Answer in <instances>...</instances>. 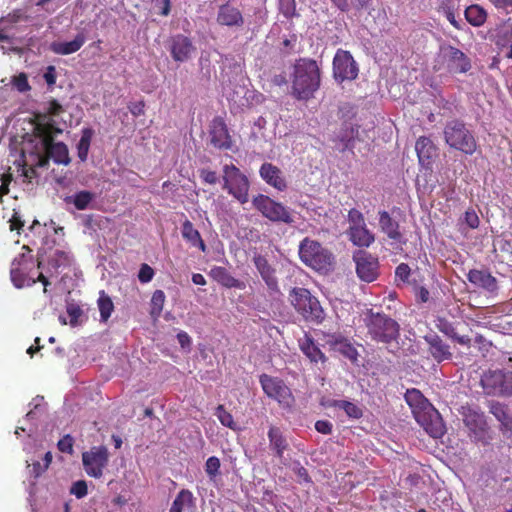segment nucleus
<instances>
[{
	"mask_svg": "<svg viewBox=\"0 0 512 512\" xmlns=\"http://www.w3.org/2000/svg\"><path fill=\"white\" fill-rule=\"evenodd\" d=\"M291 95L297 100L307 101L320 88L321 71L316 60L300 58L293 66Z\"/></svg>",
	"mask_w": 512,
	"mask_h": 512,
	"instance_id": "obj_1",
	"label": "nucleus"
},
{
	"mask_svg": "<svg viewBox=\"0 0 512 512\" xmlns=\"http://www.w3.org/2000/svg\"><path fill=\"white\" fill-rule=\"evenodd\" d=\"M405 400L411 407L416 421L433 438H440L445 433V425L439 412L417 389H408Z\"/></svg>",
	"mask_w": 512,
	"mask_h": 512,
	"instance_id": "obj_2",
	"label": "nucleus"
},
{
	"mask_svg": "<svg viewBox=\"0 0 512 512\" xmlns=\"http://www.w3.org/2000/svg\"><path fill=\"white\" fill-rule=\"evenodd\" d=\"M42 261L38 260L35 264L31 249L24 245L22 252L13 259L10 269V278L13 285L21 289L23 287L33 286L36 282H41L44 286V293L47 292V287L50 285L48 278L43 274L39 273L37 277L34 276L35 267L41 268Z\"/></svg>",
	"mask_w": 512,
	"mask_h": 512,
	"instance_id": "obj_3",
	"label": "nucleus"
},
{
	"mask_svg": "<svg viewBox=\"0 0 512 512\" xmlns=\"http://www.w3.org/2000/svg\"><path fill=\"white\" fill-rule=\"evenodd\" d=\"M298 254L302 263L317 272L328 273L334 268V254L320 242L309 237L300 242Z\"/></svg>",
	"mask_w": 512,
	"mask_h": 512,
	"instance_id": "obj_4",
	"label": "nucleus"
},
{
	"mask_svg": "<svg viewBox=\"0 0 512 512\" xmlns=\"http://www.w3.org/2000/svg\"><path fill=\"white\" fill-rule=\"evenodd\" d=\"M444 139L447 145L466 155H473L478 148L473 133L460 120L449 121L444 128Z\"/></svg>",
	"mask_w": 512,
	"mask_h": 512,
	"instance_id": "obj_5",
	"label": "nucleus"
},
{
	"mask_svg": "<svg viewBox=\"0 0 512 512\" xmlns=\"http://www.w3.org/2000/svg\"><path fill=\"white\" fill-rule=\"evenodd\" d=\"M368 334L377 342L390 343L399 336V324L384 313L369 310L365 319Z\"/></svg>",
	"mask_w": 512,
	"mask_h": 512,
	"instance_id": "obj_6",
	"label": "nucleus"
},
{
	"mask_svg": "<svg viewBox=\"0 0 512 512\" xmlns=\"http://www.w3.org/2000/svg\"><path fill=\"white\" fill-rule=\"evenodd\" d=\"M290 301L295 310L301 314L306 321L319 324L324 320V310L318 299L312 296L308 289L300 287L293 288L290 292Z\"/></svg>",
	"mask_w": 512,
	"mask_h": 512,
	"instance_id": "obj_7",
	"label": "nucleus"
},
{
	"mask_svg": "<svg viewBox=\"0 0 512 512\" xmlns=\"http://www.w3.org/2000/svg\"><path fill=\"white\" fill-rule=\"evenodd\" d=\"M223 189L237 199L241 204L248 202L250 183L245 174H243L234 164L223 166Z\"/></svg>",
	"mask_w": 512,
	"mask_h": 512,
	"instance_id": "obj_8",
	"label": "nucleus"
},
{
	"mask_svg": "<svg viewBox=\"0 0 512 512\" xmlns=\"http://www.w3.org/2000/svg\"><path fill=\"white\" fill-rule=\"evenodd\" d=\"M252 205L262 214L263 217L272 222L285 223L288 225L294 223V217L289 208L267 195L258 194L254 196L252 199Z\"/></svg>",
	"mask_w": 512,
	"mask_h": 512,
	"instance_id": "obj_9",
	"label": "nucleus"
},
{
	"mask_svg": "<svg viewBox=\"0 0 512 512\" xmlns=\"http://www.w3.org/2000/svg\"><path fill=\"white\" fill-rule=\"evenodd\" d=\"M259 382L265 395L277 401L280 405L291 407L294 403L292 391L282 379L262 374L259 377Z\"/></svg>",
	"mask_w": 512,
	"mask_h": 512,
	"instance_id": "obj_10",
	"label": "nucleus"
},
{
	"mask_svg": "<svg viewBox=\"0 0 512 512\" xmlns=\"http://www.w3.org/2000/svg\"><path fill=\"white\" fill-rule=\"evenodd\" d=\"M333 77L336 82L353 81L358 77L359 67L349 51L338 49L332 62Z\"/></svg>",
	"mask_w": 512,
	"mask_h": 512,
	"instance_id": "obj_11",
	"label": "nucleus"
},
{
	"mask_svg": "<svg viewBox=\"0 0 512 512\" xmlns=\"http://www.w3.org/2000/svg\"><path fill=\"white\" fill-rule=\"evenodd\" d=\"M108 449L103 446H93L89 451L82 453V463L87 475L93 478H101L104 468L108 465Z\"/></svg>",
	"mask_w": 512,
	"mask_h": 512,
	"instance_id": "obj_12",
	"label": "nucleus"
},
{
	"mask_svg": "<svg viewBox=\"0 0 512 512\" xmlns=\"http://www.w3.org/2000/svg\"><path fill=\"white\" fill-rule=\"evenodd\" d=\"M464 424L469 430V437L482 444H488L490 442L489 428L487 426L485 417L481 413L475 411H468L464 414Z\"/></svg>",
	"mask_w": 512,
	"mask_h": 512,
	"instance_id": "obj_13",
	"label": "nucleus"
},
{
	"mask_svg": "<svg viewBox=\"0 0 512 512\" xmlns=\"http://www.w3.org/2000/svg\"><path fill=\"white\" fill-rule=\"evenodd\" d=\"M168 49L172 59L175 62L180 63L191 59L192 55L196 51V47L194 46L192 40L183 34H176L171 36L168 39Z\"/></svg>",
	"mask_w": 512,
	"mask_h": 512,
	"instance_id": "obj_14",
	"label": "nucleus"
},
{
	"mask_svg": "<svg viewBox=\"0 0 512 512\" xmlns=\"http://www.w3.org/2000/svg\"><path fill=\"white\" fill-rule=\"evenodd\" d=\"M442 58L447 70L454 74L466 73L471 69V62L460 49L447 46L442 48Z\"/></svg>",
	"mask_w": 512,
	"mask_h": 512,
	"instance_id": "obj_15",
	"label": "nucleus"
},
{
	"mask_svg": "<svg viewBox=\"0 0 512 512\" xmlns=\"http://www.w3.org/2000/svg\"><path fill=\"white\" fill-rule=\"evenodd\" d=\"M216 22L220 26L241 29L245 25V17L239 7L228 1L218 7Z\"/></svg>",
	"mask_w": 512,
	"mask_h": 512,
	"instance_id": "obj_16",
	"label": "nucleus"
},
{
	"mask_svg": "<svg viewBox=\"0 0 512 512\" xmlns=\"http://www.w3.org/2000/svg\"><path fill=\"white\" fill-rule=\"evenodd\" d=\"M356 273L365 282H373L378 277V259L365 251H359L354 255Z\"/></svg>",
	"mask_w": 512,
	"mask_h": 512,
	"instance_id": "obj_17",
	"label": "nucleus"
},
{
	"mask_svg": "<svg viewBox=\"0 0 512 512\" xmlns=\"http://www.w3.org/2000/svg\"><path fill=\"white\" fill-rule=\"evenodd\" d=\"M210 142L220 150H230L233 146L232 137L224 119L220 116L214 117L210 124Z\"/></svg>",
	"mask_w": 512,
	"mask_h": 512,
	"instance_id": "obj_18",
	"label": "nucleus"
},
{
	"mask_svg": "<svg viewBox=\"0 0 512 512\" xmlns=\"http://www.w3.org/2000/svg\"><path fill=\"white\" fill-rule=\"evenodd\" d=\"M300 351L309 359L312 364H325L328 361L327 356L322 352L319 345L315 342L313 337L305 333L302 338L298 340Z\"/></svg>",
	"mask_w": 512,
	"mask_h": 512,
	"instance_id": "obj_19",
	"label": "nucleus"
},
{
	"mask_svg": "<svg viewBox=\"0 0 512 512\" xmlns=\"http://www.w3.org/2000/svg\"><path fill=\"white\" fill-rule=\"evenodd\" d=\"M261 178L270 186L278 191H285L287 189V181L283 176L282 171L272 163H264L259 170Z\"/></svg>",
	"mask_w": 512,
	"mask_h": 512,
	"instance_id": "obj_20",
	"label": "nucleus"
},
{
	"mask_svg": "<svg viewBox=\"0 0 512 512\" xmlns=\"http://www.w3.org/2000/svg\"><path fill=\"white\" fill-rule=\"evenodd\" d=\"M379 226L381 231L386 234V236L396 242V243H405L406 241L403 239V234L400 231L399 223L394 220L390 214L383 210L379 211Z\"/></svg>",
	"mask_w": 512,
	"mask_h": 512,
	"instance_id": "obj_21",
	"label": "nucleus"
},
{
	"mask_svg": "<svg viewBox=\"0 0 512 512\" xmlns=\"http://www.w3.org/2000/svg\"><path fill=\"white\" fill-rule=\"evenodd\" d=\"M467 279L471 284L490 293H494L498 289L496 278L484 270L471 269L467 274Z\"/></svg>",
	"mask_w": 512,
	"mask_h": 512,
	"instance_id": "obj_22",
	"label": "nucleus"
},
{
	"mask_svg": "<svg viewBox=\"0 0 512 512\" xmlns=\"http://www.w3.org/2000/svg\"><path fill=\"white\" fill-rule=\"evenodd\" d=\"M504 370H489L481 377V385L488 395H502Z\"/></svg>",
	"mask_w": 512,
	"mask_h": 512,
	"instance_id": "obj_23",
	"label": "nucleus"
},
{
	"mask_svg": "<svg viewBox=\"0 0 512 512\" xmlns=\"http://www.w3.org/2000/svg\"><path fill=\"white\" fill-rule=\"evenodd\" d=\"M253 262L262 279L270 290L278 288V281L275 276V269L268 263V260L260 254L253 257Z\"/></svg>",
	"mask_w": 512,
	"mask_h": 512,
	"instance_id": "obj_24",
	"label": "nucleus"
},
{
	"mask_svg": "<svg viewBox=\"0 0 512 512\" xmlns=\"http://www.w3.org/2000/svg\"><path fill=\"white\" fill-rule=\"evenodd\" d=\"M415 150L420 164L429 167L436 155V147L432 140L425 136L419 137L415 144Z\"/></svg>",
	"mask_w": 512,
	"mask_h": 512,
	"instance_id": "obj_25",
	"label": "nucleus"
},
{
	"mask_svg": "<svg viewBox=\"0 0 512 512\" xmlns=\"http://www.w3.org/2000/svg\"><path fill=\"white\" fill-rule=\"evenodd\" d=\"M350 241L358 247H369L374 241V234L367 228L366 224L350 226L348 230Z\"/></svg>",
	"mask_w": 512,
	"mask_h": 512,
	"instance_id": "obj_26",
	"label": "nucleus"
},
{
	"mask_svg": "<svg viewBox=\"0 0 512 512\" xmlns=\"http://www.w3.org/2000/svg\"><path fill=\"white\" fill-rule=\"evenodd\" d=\"M425 340L429 344V351L433 358L438 362L450 359L452 354L450 347L438 335L426 336Z\"/></svg>",
	"mask_w": 512,
	"mask_h": 512,
	"instance_id": "obj_27",
	"label": "nucleus"
},
{
	"mask_svg": "<svg viewBox=\"0 0 512 512\" xmlns=\"http://www.w3.org/2000/svg\"><path fill=\"white\" fill-rule=\"evenodd\" d=\"M86 38L84 34L79 33L75 36L72 41L69 42H59L54 41L50 44V50L58 55H69L77 52L84 45Z\"/></svg>",
	"mask_w": 512,
	"mask_h": 512,
	"instance_id": "obj_28",
	"label": "nucleus"
},
{
	"mask_svg": "<svg viewBox=\"0 0 512 512\" xmlns=\"http://www.w3.org/2000/svg\"><path fill=\"white\" fill-rule=\"evenodd\" d=\"M72 255L63 250H55L48 258L50 276L58 275L59 269L68 268L72 263Z\"/></svg>",
	"mask_w": 512,
	"mask_h": 512,
	"instance_id": "obj_29",
	"label": "nucleus"
},
{
	"mask_svg": "<svg viewBox=\"0 0 512 512\" xmlns=\"http://www.w3.org/2000/svg\"><path fill=\"white\" fill-rule=\"evenodd\" d=\"M210 277H212L213 280L221 284L222 286L226 288H241L242 283L233 277L230 272L225 268L221 266H215L211 268L209 272Z\"/></svg>",
	"mask_w": 512,
	"mask_h": 512,
	"instance_id": "obj_30",
	"label": "nucleus"
},
{
	"mask_svg": "<svg viewBox=\"0 0 512 512\" xmlns=\"http://www.w3.org/2000/svg\"><path fill=\"white\" fill-rule=\"evenodd\" d=\"M181 234L191 246L199 248L202 252L206 251V244L203 241L200 232L194 228L193 223L190 220L186 219L182 223Z\"/></svg>",
	"mask_w": 512,
	"mask_h": 512,
	"instance_id": "obj_31",
	"label": "nucleus"
},
{
	"mask_svg": "<svg viewBox=\"0 0 512 512\" xmlns=\"http://www.w3.org/2000/svg\"><path fill=\"white\" fill-rule=\"evenodd\" d=\"M436 326L440 332H442L443 334H445L446 336H448L449 338H451L458 344L470 347V345H471L470 337L466 336V335H463V336L458 335L453 324L451 322H449L447 319L439 318L437 320Z\"/></svg>",
	"mask_w": 512,
	"mask_h": 512,
	"instance_id": "obj_32",
	"label": "nucleus"
},
{
	"mask_svg": "<svg viewBox=\"0 0 512 512\" xmlns=\"http://www.w3.org/2000/svg\"><path fill=\"white\" fill-rule=\"evenodd\" d=\"M490 412L501 424V430L506 432L512 431V416L509 408L501 403H493L490 408Z\"/></svg>",
	"mask_w": 512,
	"mask_h": 512,
	"instance_id": "obj_33",
	"label": "nucleus"
},
{
	"mask_svg": "<svg viewBox=\"0 0 512 512\" xmlns=\"http://www.w3.org/2000/svg\"><path fill=\"white\" fill-rule=\"evenodd\" d=\"M268 439L271 449L279 458L283 457L284 451L288 448V442L280 428L271 426L268 431Z\"/></svg>",
	"mask_w": 512,
	"mask_h": 512,
	"instance_id": "obj_34",
	"label": "nucleus"
},
{
	"mask_svg": "<svg viewBox=\"0 0 512 512\" xmlns=\"http://www.w3.org/2000/svg\"><path fill=\"white\" fill-rule=\"evenodd\" d=\"M465 19L467 22L474 26L480 27L484 25L487 20V11L478 4H472L465 9Z\"/></svg>",
	"mask_w": 512,
	"mask_h": 512,
	"instance_id": "obj_35",
	"label": "nucleus"
},
{
	"mask_svg": "<svg viewBox=\"0 0 512 512\" xmlns=\"http://www.w3.org/2000/svg\"><path fill=\"white\" fill-rule=\"evenodd\" d=\"M194 506V496L191 491L182 489L175 497L169 512H183L185 507Z\"/></svg>",
	"mask_w": 512,
	"mask_h": 512,
	"instance_id": "obj_36",
	"label": "nucleus"
},
{
	"mask_svg": "<svg viewBox=\"0 0 512 512\" xmlns=\"http://www.w3.org/2000/svg\"><path fill=\"white\" fill-rule=\"evenodd\" d=\"M329 407L342 409L349 418L360 419L363 416L362 409L356 404L347 400H331L328 402Z\"/></svg>",
	"mask_w": 512,
	"mask_h": 512,
	"instance_id": "obj_37",
	"label": "nucleus"
},
{
	"mask_svg": "<svg viewBox=\"0 0 512 512\" xmlns=\"http://www.w3.org/2000/svg\"><path fill=\"white\" fill-rule=\"evenodd\" d=\"M46 155L57 164L67 165L70 162L68 148L63 142H57L51 146Z\"/></svg>",
	"mask_w": 512,
	"mask_h": 512,
	"instance_id": "obj_38",
	"label": "nucleus"
},
{
	"mask_svg": "<svg viewBox=\"0 0 512 512\" xmlns=\"http://www.w3.org/2000/svg\"><path fill=\"white\" fill-rule=\"evenodd\" d=\"M93 134L94 131L91 128L82 130L81 138L77 144V156L82 162L87 160Z\"/></svg>",
	"mask_w": 512,
	"mask_h": 512,
	"instance_id": "obj_39",
	"label": "nucleus"
},
{
	"mask_svg": "<svg viewBox=\"0 0 512 512\" xmlns=\"http://www.w3.org/2000/svg\"><path fill=\"white\" fill-rule=\"evenodd\" d=\"M35 125L34 130L35 132H44L47 133L49 130L59 129L55 121L53 120V117L45 112H39L36 113L35 116Z\"/></svg>",
	"mask_w": 512,
	"mask_h": 512,
	"instance_id": "obj_40",
	"label": "nucleus"
},
{
	"mask_svg": "<svg viewBox=\"0 0 512 512\" xmlns=\"http://www.w3.org/2000/svg\"><path fill=\"white\" fill-rule=\"evenodd\" d=\"M98 309L100 312V318L102 322H107L110 318L113 310L114 304L111 297L105 293V291H100L99 298L97 300Z\"/></svg>",
	"mask_w": 512,
	"mask_h": 512,
	"instance_id": "obj_41",
	"label": "nucleus"
},
{
	"mask_svg": "<svg viewBox=\"0 0 512 512\" xmlns=\"http://www.w3.org/2000/svg\"><path fill=\"white\" fill-rule=\"evenodd\" d=\"M94 199V194L90 191L82 190L74 194L73 204L78 210H85Z\"/></svg>",
	"mask_w": 512,
	"mask_h": 512,
	"instance_id": "obj_42",
	"label": "nucleus"
},
{
	"mask_svg": "<svg viewBox=\"0 0 512 512\" xmlns=\"http://www.w3.org/2000/svg\"><path fill=\"white\" fill-rule=\"evenodd\" d=\"M215 415L223 426L232 430L238 429L232 414L225 409L224 405L220 404L216 407Z\"/></svg>",
	"mask_w": 512,
	"mask_h": 512,
	"instance_id": "obj_43",
	"label": "nucleus"
},
{
	"mask_svg": "<svg viewBox=\"0 0 512 512\" xmlns=\"http://www.w3.org/2000/svg\"><path fill=\"white\" fill-rule=\"evenodd\" d=\"M165 293L162 290L154 291L151 298V315L159 316L163 310Z\"/></svg>",
	"mask_w": 512,
	"mask_h": 512,
	"instance_id": "obj_44",
	"label": "nucleus"
},
{
	"mask_svg": "<svg viewBox=\"0 0 512 512\" xmlns=\"http://www.w3.org/2000/svg\"><path fill=\"white\" fill-rule=\"evenodd\" d=\"M336 351L353 362L357 361L358 359L357 349L347 338H345L344 341H342V343L336 348Z\"/></svg>",
	"mask_w": 512,
	"mask_h": 512,
	"instance_id": "obj_45",
	"label": "nucleus"
},
{
	"mask_svg": "<svg viewBox=\"0 0 512 512\" xmlns=\"http://www.w3.org/2000/svg\"><path fill=\"white\" fill-rule=\"evenodd\" d=\"M278 8L286 19H291L297 15L295 0H278Z\"/></svg>",
	"mask_w": 512,
	"mask_h": 512,
	"instance_id": "obj_46",
	"label": "nucleus"
},
{
	"mask_svg": "<svg viewBox=\"0 0 512 512\" xmlns=\"http://www.w3.org/2000/svg\"><path fill=\"white\" fill-rule=\"evenodd\" d=\"M220 460L216 456H211L207 459L205 464V472L207 473L210 480H214L220 475Z\"/></svg>",
	"mask_w": 512,
	"mask_h": 512,
	"instance_id": "obj_47",
	"label": "nucleus"
},
{
	"mask_svg": "<svg viewBox=\"0 0 512 512\" xmlns=\"http://www.w3.org/2000/svg\"><path fill=\"white\" fill-rule=\"evenodd\" d=\"M38 137L41 138L45 153L50 150V147L56 144L54 141V135L62 133V129L49 130V132H35Z\"/></svg>",
	"mask_w": 512,
	"mask_h": 512,
	"instance_id": "obj_48",
	"label": "nucleus"
},
{
	"mask_svg": "<svg viewBox=\"0 0 512 512\" xmlns=\"http://www.w3.org/2000/svg\"><path fill=\"white\" fill-rule=\"evenodd\" d=\"M12 83L19 92H27L31 89L28 77L25 73H20L15 76Z\"/></svg>",
	"mask_w": 512,
	"mask_h": 512,
	"instance_id": "obj_49",
	"label": "nucleus"
},
{
	"mask_svg": "<svg viewBox=\"0 0 512 512\" xmlns=\"http://www.w3.org/2000/svg\"><path fill=\"white\" fill-rule=\"evenodd\" d=\"M411 274V269L408 264L401 263L396 267L395 276L403 283H408Z\"/></svg>",
	"mask_w": 512,
	"mask_h": 512,
	"instance_id": "obj_50",
	"label": "nucleus"
},
{
	"mask_svg": "<svg viewBox=\"0 0 512 512\" xmlns=\"http://www.w3.org/2000/svg\"><path fill=\"white\" fill-rule=\"evenodd\" d=\"M199 176L201 180L209 185H215L218 182V176L215 171L203 168L199 170Z\"/></svg>",
	"mask_w": 512,
	"mask_h": 512,
	"instance_id": "obj_51",
	"label": "nucleus"
},
{
	"mask_svg": "<svg viewBox=\"0 0 512 512\" xmlns=\"http://www.w3.org/2000/svg\"><path fill=\"white\" fill-rule=\"evenodd\" d=\"M154 270L146 263L142 264L138 273V279L141 283H148L153 279Z\"/></svg>",
	"mask_w": 512,
	"mask_h": 512,
	"instance_id": "obj_52",
	"label": "nucleus"
},
{
	"mask_svg": "<svg viewBox=\"0 0 512 512\" xmlns=\"http://www.w3.org/2000/svg\"><path fill=\"white\" fill-rule=\"evenodd\" d=\"M73 443L74 440L70 435H65L61 438L58 443V449L63 453L72 454L73 453Z\"/></svg>",
	"mask_w": 512,
	"mask_h": 512,
	"instance_id": "obj_53",
	"label": "nucleus"
},
{
	"mask_svg": "<svg viewBox=\"0 0 512 512\" xmlns=\"http://www.w3.org/2000/svg\"><path fill=\"white\" fill-rule=\"evenodd\" d=\"M348 220L350 226H359L366 224L363 214L359 210L354 208L348 212Z\"/></svg>",
	"mask_w": 512,
	"mask_h": 512,
	"instance_id": "obj_54",
	"label": "nucleus"
},
{
	"mask_svg": "<svg viewBox=\"0 0 512 512\" xmlns=\"http://www.w3.org/2000/svg\"><path fill=\"white\" fill-rule=\"evenodd\" d=\"M82 309L76 304H70L67 307V314L70 317V324L75 326L78 323L79 317L82 315Z\"/></svg>",
	"mask_w": 512,
	"mask_h": 512,
	"instance_id": "obj_55",
	"label": "nucleus"
},
{
	"mask_svg": "<svg viewBox=\"0 0 512 512\" xmlns=\"http://www.w3.org/2000/svg\"><path fill=\"white\" fill-rule=\"evenodd\" d=\"M46 112L52 117H57L64 112V108L56 99H51L47 104Z\"/></svg>",
	"mask_w": 512,
	"mask_h": 512,
	"instance_id": "obj_56",
	"label": "nucleus"
},
{
	"mask_svg": "<svg viewBox=\"0 0 512 512\" xmlns=\"http://www.w3.org/2000/svg\"><path fill=\"white\" fill-rule=\"evenodd\" d=\"M464 220L465 223L472 229L477 228L480 223L479 217L473 209H469L465 212Z\"/></svg>",
	"mask_w": 512,
	"mask_h": 512,
	"instance_id": "obj_57",
	"label": "nucleus"
},
{
	"mask_svg": "<svg viewBox=\"0 0 512 512\" xmlns=\"http://www.w3.org/2000/svg\"><path fill=\"white\" fill-rule=\"evenodd\" d=\"M87 492V484L83 480L75 482L71 488V493L77 498H83L87 495Z\"/></svg>",
	"mask_w": 512,
	"mask_h": 512,
	"instance_id": "obj_58",
	"label": "nucleus"
},
{
	"mask_svg": "<svg viewBox=\"0 0 512 512\" xmlns=\"http://www.w3.org/2000/svg\"><path fill=\"white\" fill-rule=\"evenodd\" d=\"M327 338L326 343L334 350L344 341L345 337L337 333H324Z\"/></svg>",
	"mask_w": 512,
	"mask_h": 512,
	"instance_id": "obj_59",
	"label": "nucleus"
},
{
	"mask_svg": "<svg viewBox=\"0 0 512 512\" xmlns=\"http://www.w3.org/2000/svg\"><path fill=\"white\" fill-rule=\"evenodd\" d=\"M43 78L49 87H53L57 79L56 68L52 65L48 66L44 72Z\"/></svg>",
	"mask_w": 512,
	"mask_h": 512,
	"instance_id": "obj_60",
	"label": "nucleus"
},
{
	"mask_svg": "<svg viewBox=\"0 0 512 512\" xmlns=\"http://www.w3.org/2000/svg\"><path fill=\"white\" fill-rule=\"evenodd\" d=\"M502 395L512 396V371H505Z\"/></svg>",
	"mask_w": 512,
	"mask_h": 512,
	"instance_id": "obj_61",
	"label": "nucleus"
},
{
	"mask_svg": "<svg viewBox=\"0 0 512 512\" xmlns=\"http://www.w3.org/2000/svg\"><path fill=\"white\" fill-rule=\"evenodd\" d=\"M489 1L497 10H502L506 14H509L512 12V0H489Z\"/></svg>",
	"mask_w": 512,
	"mask_h": 512,
	"instance_id": "obj_62",
	"label": "nucleus"
},
{
	"mask_svg": "<svg viewBox=\"0 0 512 512\" xmlns=\"http://www.w3.org/2000/svg\"><path fill=\"white\" fill-rule=\"evenodd\" d=\"M315 429L321 434L329 435L332 433L333 425L328 420H318L315 423Z\"/></svg>",
	"mask_w": 512,
	"mask_h": 512,
	"instance_id": "obj_63",
	"label": "nucleus"
},
{
	"mask_svg": "<svg viewBox=\"0 0 512 512\" xmlns=\"http://www.w3.org/2000/svg\"><path fill=\"white\" fill-rule=\"evenodd\" d=\"M153 3L155 7L159 9L160 15H169L171 10V0H153Z\"/></svg>",
	"mask_w": 512,
	"mask_h": 512,
	"instance_id": "obj_64",
	"label": "nucleus"
}]
</instances>
